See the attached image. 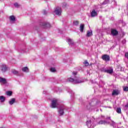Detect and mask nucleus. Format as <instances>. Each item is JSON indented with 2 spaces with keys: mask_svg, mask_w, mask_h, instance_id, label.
I'll return each instance as SVG.
<instances>
[{
  "mask_svg": "<svg viewBox=\"0 0 128 128\" xmlns=\"http://www.w3.org/2000/svg\"><path fill=\"white\" fill-rule=\"evenodd\" d=\"M6 100V97L4 96H0V101L1 102H4Z\"/></svg>",
  "mask_w": 128,
  "mask_h": 128,
  "instance_id": "obj_20",
  "label": "nucleus"
},
{
  "mask_svg": "<svg viewBox=\"0 0 128 128\" xmlns=\"http://www.w3.org/2000/svg\"><path fill=\"white\" fill-rule=\"evenodd\" d=\"M102 106V102L100 101H96V100L93 99L92 102L90 103L88 106H87V108L89 110H92V108H100Z\"/></svg>",
  "mask_w": 128,
  "mask_h": 128,
  "instance_id": "obj_1",
  "label": "nucleus"
},
{
  "mask_svg": "<svg viewBox=\"0 0 128 128\" xmlns=\"http://www.w3.org/2000/svg\"><path fill=\"white\" fill-rule=\"evenodd\" d=\"M112 124H111V126H114V124H116V122H114L112 120Z\"/></svg>",
  "mask_w": 128,
  "mask_h": 128,
  "instance_id": "obj_32",
  "label": "nucleus"
},
{
  "mask_svg": "<svg viewBox=\"0 0 128 128\" xmlns=\"http://www.w3.org/2000/svg\"><path fill=\"white\" fill-rule=\"evenodd\" d=\"M120 94V91L118 90H114L112 92V96H118Z\"/></svg>",
  "mask_w": 128,
  "mask_h": 128,
  "instance_id": "obj_10",
  "label": "nucleus"
},
{
  "mask_svg": "<svg viewBox=\"0 0 128 128\" xmlns=\"http://www.w3.org/2000/svg\"><path fill=\"white\" fill-rule=\"evenodd\" d=\"M54 12L57 16H60L62 14V8L60 7H57L56 8Z\"/></svg>",
  "mask_w": 128,
  "mask_h": 128,
  "instance_id": "obj_6",
  "label": "nucleus"
},
{
  "mask_svg": "<svg viewBox=\"0 0 128 128\" xmlns=\"http://www.w3.org/2000/svg\"><path fill=\"white\" fill-rule=\"evenodd\" d=\"M106 120H110V117H107L106 118Z\"/></svg>",
  "mask_w": 128,
  "mask_h": 128,
  "instance_id": "obj_35",
  "label": "nucleus"
},
{
  "mask_svg": "<svg viewBox=\"0 0 128 128\" xmlns=\"http://www.w3.org/2000/svg\"><path fill=\"white\" fill-rule=\"evenodd\" d=\"M58 100L54 99L52 101V104L50 106L52 108H54L58 106Z\"/></svg>",
  "mask_w": 128,
  "mask_h": 128,
  "instance_id": "obj_4",
  "label": "nucleus"
},
{
  "mask_svg": "<svg viewBox=\"0 0 128 128\" xmlns=\"http://www.w3.org/2000/svg\"><path fill=\"white\" fill-rule=\"evenodd\" d=\"M92 36V30H88L86 33V36H87L88 38H90Z\"/></svg>",
  "mask_w": 128,
  "mask_h": 128,
  "instance_id": "obj_15",
  "label": "nucleus"
},
{
  "mask_svg": "<svg viewBox=\"0 0 128 128\" xmlns=\"http://www.w3.org/2000/svg\"><path fill=\"white\" fill-rule=\"evenodd\" d=\"M103 4H106V1L104 2Z\"/></svg>",
  "mask_w": 128,
  "mask_h": 128,
  "instance_id": "obj_36",
  "label": "nucleus"
},
{
  "mask_svg": "<svg viewBox=\"0 0 128 128\" xmlns=\"http://www.w3.org/2000/svg\"><path fill=\"white\" fill-rule=\"evenodd\" d=\"M116 112H118V114H121L122 110L120 109V108H116Z\"/></svg>",
  "mask_w": 128,
  "mask_h": 128,
  "instance_id": "obj_28",
  "label": "nucleus"
},
{
  "mask_svg": "<svg viewBox=\"0 0 128 128\" xmlns=\"http://www.w3.org/2000/svg\"><path fill=\"white\" fill-rule=\"evenodd\" d=\"M72 74L74 78H68L67 80V82H72V84H80V78H76V76L78 74V72L76 71H74L72 72Z\"/></svg>",
  "mask_w": 128,
  "mask_h": 128,
  "instance_id": "obj_2",
  "label": "nucleus"
},
{
  "mask_svg": "<svg viewBox=\"0 0 128 128\" xmlns=\"http://www.w3.org/2000/svg\"><path fill=\"white\" fill-rule=\"evenodd\" d=\"M84 66H88L90 64L88 63V62L87 60H86L84 62Z\"/></svg>",
  "mask_w": 128,
  "mask_h": 128,
  "instance_id": "obj_26",
  "label": "nucleus"
},
{
  "mask_svg": "<svg viewBox=\"0 0 128 128\" xmlns=\"http://www.w3.org/2000/svg\"><path fill=\"white\" fill-rule=\"evenodd\" d=\"M102 58L103 60H104L105 62H109V60H110V56L108 54H104L102 56Z\"/></svg>",
  "mask_w": 128,
  "mask_h": 128,
  "instance_id": "obj_8",
  "label": "nucleus"
},
{
  "mask_svg": "<svg viewBox=\"0 0 128 128\" xmlns=\"http://www.w3.org/2000/svg\"><path fill=\"white\" fill-rule=\"evenodd\" d=\"M110 108H112L111 107H109Z\"/></svg>",
  "mask_w": 128,
  "mask_h": 128,
  "instance_id": "obj_39",
  "label": "nucleus"
},
{
  "mask_svg": "<svg viewBox=\"0 0 128 128\" xmlns=\"http://www.w3.org/2000/svg\"><path fill=\"white\" fill-rule=\"evenodd\" d=\"M102 118H104V116H102Z\"/></svg>",
  "mask_w": 128,
  "mask_h": 128,
  "instance_id": "obj_38",
  "label": "nucleus"
},
{
  "mask_svg": "<svg viewBox=\"0 0 128 128\" xmlns=\"http://www.w3.org/2000/svg\"><path fill=\"white\" fill-rule=\"evenodd\" d=\"M22 70L25 72H28V67H24L22 68Z\"/></svg>",
  "mask_w": 128,
  "mask_h": 128,
  "instance_id": "obj_22",
  "label": "nucleus"
},
{
  "mask_svg": "<svg viewBox=\"0 0 128 128\" xmlns=\"http://www.w3.org/2000/svg\"><path fill=\"white\" fill-rule=\"evenodd\" d=\"M124 92H128V87H124Z\"/></svg>",
  "mask_w": 128,
  "mask_h": 128,
  "instance_id": "obj_31",
  "label": "nucleus"
},
{
  "mask_svg": "<svg viewBox=\"0 0 128 128\" xmlns=\"http://www.w3.org/2000/svg\"><path fill=\"white\" fill-rule=\"evenodd\" d=\"M67 42L70 46H74V42L72 39L68 38V39Z\"/></svg>",
  "mask_w": 128,
  "mask_h": 128,
  "instance_id": "obj_14",
  "label": "nucleus"
},
{
  "mask_svg": "<svg viewBox=\"0 0 128 128\" xmlns=\"http://www.w3.org/2000/svg\"><path fill=\"white\" fill-rule=\"evenodd\" d=\"M42 26L44 28H50V24L48 22H44L42 23Z\"/></svg>",
  "mask_w": 128,
  "mask_h": 128,
  "instance_id": "obj_11",
  "label": "nucleus"
},
{
  "mask_svg": "<svg viewBox=\"0 0 128 128\" xmlns=\"http://www.w3.org/2000/svg\"><path fill=\"white\" fill-rule=\"evenodd\" d=\"M50 72H56V68H52L50 69Z\"/></svg>",
  "mask_w": 128,
  "mask_h": 128,
  "instance_id": "obj_29",
  "label": "nucleus"
},
{
  "mask_svg": "<svg viewBox=\"0 0 128 128\" xmlns=\"http://www.w3.org/2000/svg\"><path fill=\"white\" fill-rule=\"evenodd\" d=\"M16 102V99L14 98H11L10 100L9 101V104H10L12 105V104H14Z\"/></svg>",
  "mask_w": 128,
  "mask_h": 128,
  "instance_id": "obj_19",
  "label": "nucleus"
},
{
  "mask_svg": "<svg viewBox=\"0 0 128 128\" xmlns=\"http://www.w3.org/2000/svg\"><path fill=\"white\" fill-rule=\"evenodd\" d=\"M79 24H80V22L78 20H74L73 22L74 26H78Z\"/></svg>",
  "mask_w": 128,
  "mask_h": 128,
  "instance_id": "obj_25",
  "label": "nucleus"
},
{
  "mask_svg": "<svg viewBox=\"0 0 128 128\" xmlns=\"http://www.w3.org/2000/svg\"><path fill=\"white\" fill-rule=\"evenodd\" d=\"M10 20L11 22H15L16 21V17H14V16H11L10 17Z\"/></svg>",
  "mask_w": 128,
  "mask_h": 128,
  "instance_id": "obj_21",
  "label": "nucleus"
},
{
  "mask_svg": "<svg viewBox=\"0 0 128 128\" xmlns=\"http://www.w3.org/2000/svg\"><path fill=\"white\" fill-rule=\"evenodd\" d=\"M86 32L84 30V24H80V32Z\"/></svg>",
  "mask_w": 128,
  "mask_h": 128,
  "instance_id": "obj_18",
  "label": "nucleus"
},
{
  "mask_svg": "<svg viewBox=\"0 0 128 128\" xmlns=\"http://www.w3.org/2000/svg\"><path fill=\"white\" fill-rule=\"evenodd\" d=\"M12 73L14 74H18V70H14V69H13L12 70Z\"/></svg>",
  "mask_w": 128,
  "mask_h": 128,
  "instance_id": "obj_24",
  "label": "nucleus"
},
{
  "mask_svg": "<svg viewBox=\"0 0 128 128\" xmlns=\"http://www.w3.org/2000/svg\"><path fill=\"white\" fill-rule=\"evenodd\" d=\"M94 120V118L92 117V120L90 118H88L86 122V124L88 128H94V126L92 124V122Z\"/></svg>",
  "mask_w": 128,
  "mask_h": 128,
  "instance_id": "obj_3",
  "label": "nucleus"
},
{
  "mask_svg": "<svg viewBox=\"0 0 128 128\" xmlns=\"http://www.w3.org/2000/svg\"><path fill=\"white\" fill-rule=\"evenodd\" d=\"M6 94L9 96H10L12 94V91H8L6 92Z\"/></svg>",
  "mask_w": 128,
  "mask_h": 128,
  "instance_id": "obj_27",
  "label": "nucleus"
},
{
  "mask_svg": "<svg viewBox=\"0 0 128 128\" xmlns=\"http://www.w3.org/2000/svg\"><path fill=\"white\" fill-rule=\"evenodd\" d=\"M110 124V122H108V121L100 120L99 122L98 123V124Z\"/></svg>",
  "mask_w": 128,
  "mask_h": 128,
  "instance_id": "obj_13",
  "label": "nucleus"
},
{
  "mask_svg": "<svg viewBox=\"0 0 128 128\" xmlns=\"http://www.w3.org/2000/svg\"><path fill=\"white\" fill-rule=\"evenodd\" d=\"M111 34L113 36H116L118 34V31L116 29H111Z\"/></svg>",
  "mask_w": 128,
  "mask_h": 128,
  "instance_id": "obj_9",
  "label": "nucleus"
},
{
  "mask_svg": "<svg viewBox=\"0 0 128 128\" xmlns=\"http://www.w3.org/2000/svg\"><path fill=\"white\" fill-rule=\"evenodd\" d=\"M62 6L63 8H66V6H68V4H66V2H64L63 3Z\"/></svg>",
  "mask_w": 128,
  "mask_h": 128,
  "instance_id": "obj_30",
  "label": "nucleus"
},
{
  "mask_svg": "<svg viewBox=\"0 0 128 128\" xmlns=\"http://www.w3.org/2000/svg\"><path fill=\"white\" fill-rule=\"evenodd\" d=\"M104 72H106L107 74H112V72H114V70H112V68L109 70H104Z\"/></svg>",
  "mask_w": 128,
  "mask_h": 128,
  "instance_id": "obj_17",
  "label": "nucleus"
},
{
  "mask_svg": "<svg viewBox=\"0 0 128 128\" xmlns=\"http://www.w3.org/2000/svg\"><path fill=\"white\" fill-rule=\"evenodd\" d=\"M0 68L2 72H6L8 70V67L6 64H2L0 66Z\"/></svg>",
  "mask_w": 128,
  "mask_h": 128,
  "instance_id": "obj_5",
  "label": "nucleus"
},
{
  "mask_svg": "<svg viewBox=\"0 0 128 128\" xmlns=\"http://www.w3.org/2000/svg\"><path fill=\"white\" fill-rule=\"evenodd\" d=\"M14 6H15V8H20V5L18 2H16L14 3Z\"/></svg>",
  "mask_w": 128,
  "mask_h": 128,
  "instance_id": "obj_23",
  "label": "nucleus"
},
{
  "mask_svg": "<svg viewBox=\"0 0 128 128\" xmlns=\"http://www.w3.org/2000/svg\"><path fill=\"white\" fill-rule=\"evenodd\" d=\"M64 106H60L59 110H58L60 116H62L64 114Z\"/></svg>",
  "mask_w": 128,
  "mask_h": 128,
  "instance_id": "obj_7",
  "label": "nucleus"
},
{
  "mask_svg": "<svg viewBox=\"0 0 128 128\" xmlns=\"http://www.w3.org/2000/svg\"><path fill=\"white\" fill-rule=\"evenodd\" d=\"M43 14H46V11L45 10H44Z\"/></svg>",
  "mask_w": 128,
  "mask_h": 128,
  "instance_id": "obj_34",
  "label": "nucleus"
},
{
  "mask_svg": "<svg viewBox=\"0 0 128 128\" xmlns=\"http://www.w3.org/2000/svg\"><path fill=\"white\" fill-rule=\"evenodd\" d=\"M72 96H74V93H73V94H72Z\"/></svg>",
  "mask_w": 128,
  "mask_h": 128,
  "instance_id": "obj_40",
  "label": "nucleus"
},
{
  "mask_svg": "<svg viewBox=\"0 0 128 128\" xmlns=\"http://www.w3.org/2000/svg\"><path fill=\"white\" fill-rule=\"evenodd\" d=\"M90 16L92 18H94V16H98V12L96 10H94L92 11Z\"/></svg>",
  "mask_w": 128,
  "mask_h": 128,
  "instance_id": "obj_12",
  "label": "nucleus"
},
{
  "mask_svg": "<svg viewBox=\"0 0 128 128\" xmlns=\"http://www.w3.org/2000/svg\"><path fill=\"white\" fill-rule=\"evenodd\" d=\"M125 56L128 59V52L125 53Z\"/></svg>",
  "mask_w": 128,
  "mask_h": 128,
  "instance_id": "obj_33",
  "label": "nucleus"
},
{
  "mask_svg": "<svg viewBox=\"0 0 128 128\" xmlns=\"http://www.w3.org/2000/svg\"><path fill=\"white\" fill-rule=\"evenodd\" d=\"M0 82L6 84V80L5 78L0 77Z\"/></svg>",
  "mask_w": 128,
  "mask_h": 128,
  "instance_id": "obj_16",
  "label": "nucleus"
},
{
  "mask_svg": "<svg viewBox=\"0 0 128 128\" xmlns=\"http://www.w3.org/2000/svg\"><path fill=\"white\" fill-rule=\"evenodd\" d=\"M122 42L123 44H124V42H126V40H124L123 41H122Z\"/></svg>",
  "mask_w": 128,
  "mask_h": 128,
  "instance_id": "obj_37",
  "label": "nucleus"
}]
</instances>
